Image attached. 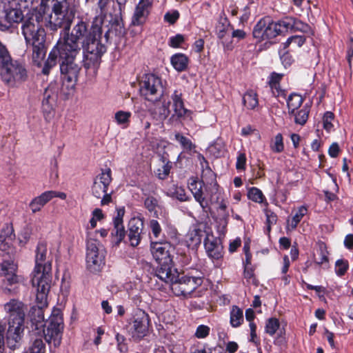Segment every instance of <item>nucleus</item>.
Wrapping results in <instances>:
<instances>
[{
    "label": "nucleus",
    "instance_id": "33",
    "mask_svg": "<svg viewBox=\"0 0 353 353\" xmlns=\"http://www.w3.org/2000/svg\"><path fill=\"white\" fill-rule=\"evenodd\" d=\"M50 10V8H41V6H40L39 9H34L30 13L26 21H30V23H35L36 26H42L40 23L43 21V19L45 17L46 14H47V12Z\"/></svg>",
    "mask_w": 353,
    "mask_h": 353
},
{
    "label": "nucleus",
    "instance_id": "42",
    "mask_svg": "<svg viewBox=\"0 0 353 353\" xmlns=\"http://www.w3.org/2000/svg\"><path fill=\"white\" fill-rule=\"evenodd\" d=\"M310 112V107L304 105L302 109L299 111H295L294 113H291L294 116V122L296 124L303 125L307 121Z\"/></svg>",
    "mask_w": 353,
    "mask_h": 353
},
{
    "label": "nucleus",
    "instance_id": "24",
    "mask_svg": "<svg viewBox=\"0 0 353 353\" xmlns=\"http://www.w3.org/2000/svg\"><path fill=\"white\" fill-rule=\"evenodd\" d=\"M17 270V265L13 261H3L0 263V276L6 279L8 285L18 283Z\"/></svg>",
    "mask_w": 353,
    "mask_h": 353
},
{
    "label": "nucleus",
    "instance_id": "20",
    "mask_svg": "<svg viewBox=\"0 0 353 353\" xmlns=\"http://www.w3.org/2000/svg\"><path fill=\"white\" fill-rule=\"evenodd\" d=\"M54 197H59L61 199H66V194L64 192L57 191H46L41 195L34 198L29 204V206L33 213H36L41 210V208L50 200Z\"/></svg>",
    "mask_w": 353,
    "mask_h": 353
},
{
    "label": "nucleus",
    "instance_id": "4",
    "mask_svg": "<svg viewBox=\"0 0 353 353\" xmlns=\"http://www.w3.org/2000/svg\"><path fill=\"white\" fill-rule=\"evenodd\" d=\"M0 76L3 82L10 88H19L28 78L25 65L19 61L10 62L1 68Z\"/></svg>",
    "mask_w": 353,
    "mask_h": 353
},
{
    "label": "nucleus",
    "instance_id": "54",
    "mask_svg": "<svg viewBox=\"0 0 353 353\" xmlns=\"http://www.w3.org/2000/svg\"><path fill=\"white\" fill-rule=\"evenodd\" d=\"M179 17V12L176 10H174L171 12H167L163 17V19L169 24L173 25L177 21Z\"/></svg>",
    "mask_w": 353,
    "mask_h": 353
},
{
    "label": "nucleus",
    "instance_id": "48",
    "mask_svg": "<svg viewBox=\"0 0 353 353\" xmlns=\"http://www.w3.org/2000/svg\"><path fill=\"white\" fill-rule=\"evenodd\" d=\"M45 351L46 346L41 338H36L31 343L26 353H45Z\"/></svg>",
    "mask_w": 353,
    "mask_h": 353
},
{
    "label": "nucleus",
    "instance_id": "46",
    "mask_svg": "<svg viewBox=\"0 0 353 353\" xmlns=\"http://www.w3.org/2000/svg\"><path fill=\"white\" fill-rule=\"evenodd\" d=\"M280 327V323L278 319L272 317L266 321L265 331L270 336H272L276 334Z\"/></svg>",
    "mask_w": 353,
    "mask_h": 353
},
{
    "label": "nucleus",
    "instance_id": "53",
    "mask_svg": "<svg viewBox=\"0 0 353 353\" xmlns=\"http://www.w3.org/2000/svg\"><path fill=\"white\" fill-rule=\"evenodd\" d=\"M149 227L154 238L158 239L162 233V229L159 223L155 220L152 219L150 221Z\"/></svg>",
    "mask_w": 353,
    "mask_h": 353
},
{
    "label": "nucleus",
    "instance_id": "62",
    "mask_svg": "<svg viewBox=\"0 0 353 353\" xmlns=\"http://www.w3.org/2000/svg\"><path fill=\"white\" fill-rule=\"evenodd\" d=\"M246 161L245 153L239 152L236 158V168L238 170H244L246 166Z\"/></svg>",
    "mask_w": 353,
    "mask_h": 353
},
{
    "label": "nucleus",
    "instance_id": "14",
    "mask_svg": "<svg viewBox=\"0 0 353 353\" xmlns=\"http://www.w3.org/2000/svg\"><path fill=\"white\" fill-rule=\"evenodd\" d=\"M47 244L44 242L39 243L37 247L35 256V267L32 272V276H46L45 270L47 266L50 268L49 276H52V263L47 256Z\"/></svg>",
    "mask_w": 353,
    "mask_h": 353
},
{
    "label": "nucleus",
    "instance_id": "60",
    "mask_svg": "<svg viewBox=\"0 0 353 353\" xmlns=\"http://www.w3.org/2000/svg\"><path fill=\"white\" fill-rule=\"evenodd\" d=\"M348 268V263L344 260H338L336 262V273L339 275H343L347 271Z\"/></svg>",
    "mask_w": 353,
    "mask_h": 353
},
{
    "label": "nucleus",
    "instance_id": "59",
    "mask_svg": "<svg viewBox=\"0 0 353 353\" xmlns=\"http://www.w3.org/2000/svg\"><path fill=\"white\" fill-rule=\"evenodd\" d=\"M201 183H203V179L201 182L198 183L196 179H191L188 183V188L193 196L195 194V192L199 193L203 190Z\"/></svg>",
    "mask_w": 353,
    "mask_h": 353
},
{
    "label": "nucleus",
    "instance_id": "41",
    "mask_svg": "<svg viewBox=\"0 0 353 353\" xmlns=\"http://www.w3.org/2000/svg\"><path fill=\"white\" fill-rule=\"evenodd\" d=\"M265 18L260 19L254 26L252 34L259 42L265 40Z\"/></svg>",
    "mask_w": 353,
    "mask_h": 353
},
{
    "label": "nucleus",
    "instance_id": "50",
    "mask_svg": "<svg viewBox=\"0 0 353 353\" xmlns=\"http://www.w3.org/2000/svg\"><path fill=\"white\" fill-rule=\"evenodd\" d=\"M271 150L276 153H280L284 150L283 136L281 134H277L270 144Z\"/></svg>",
    "mask_w": 353,
    "mask_h": 353
},
{
    "label": "nucleus",
    "instance_id": "22",
    "mask_svg": "<svg viewBox=\"0 0 353 353\" xmlns=\"http://www.w3.org/2000/svg\"><path fill=\"white\" fill-rule=\"evenodd\" d=\"M290 21H279L274 22L270 18H265V40L271 39L282 34L284 30L289 29Z\"/></svg>",
    "mask_w": 353,
    "mask_h": 353
},
{
    "label": "nucleus",
    "instance_id": "39",
    "mask_svg": "<svg viewBox=\"0 0 353 353\" xmlns=\"http://www.w3.org/2000/svg\"><path fill=\"white\" fill-rule=\"evenodd\" d=\"M171 63L177 71H183L188 66V58L182 54H176L172 57Z\"/></svg>",
    "mask_w": 353,
    "mask_h": 353
},
{
    "label": "nucleus",
    "instance_id": "18",
    "mask_svg": "<svg viewBox=\"0 0 353 353\" xmlns=\"http://www.w3.org/2000/svg\"><path fill=\"white\" fill-rule=\"evenodd\" d=\"M153 0H139L132 17L131 24L134 26L145 23L152 8Z\"/></svg>",
    "mask_w": 353,
    "mask_h": 353
},
{
    "label": "nucleus",
    "instance_id": "30",
    "mask_svg": "<svg viewBox=\"0 0 353 353\" xmlns=\"http://www.w3.org/2000/svg\"><path fill=\"white\" fill-rule=\"evenodd\" d=\"M288 21L290 22L289 28L294 31L301 32V34H305L309 39H310L311 41H312V38L310 36L313 34V31L308 24L302 22L299 19L292 18Z\"/></svg>",
    "mask_w": 353,
    "mask_h": 353
},
{
    "label": "nucleus",
    "instance_id": "27",
    "mask_svg": "<svg viewBox=\"0 0 353 353\" xmlns=\"http://www.w3.org/2000/svg\"><path fill=\"white\" fill-rule=\"evenodd\" d=\"M65 48L60 47V46H54L42 68L41 72L43 74H49L51 69L56 65L57 58L59 57V59L61 60V55Z\"/></svg>",
    "mask_w": 353,
    "mask_h": 353
},
{
    "label": "nucleus",
    "instance_id": "12",
    "mask_svg": "<svg viewBox=\"0 0 353 353\" xmlns=\"http://www.w3.org/2000/svg\"><path fill=\"white\" fill-rule=\"evenodd\" d=\"M149 325L148 314L145 311L137 309L128 323L127 329L134 340H140L147 334Z\"/></svg>",
    "mask_w": 353,
    "mask_h": 353
},
{
    "label": "nucleus",
    "instance_id": "26",
    "mask_svg": "<svg viewBox=\"0 0 353 353\" xmlns=\"http://www.w3.org/2000/svg\"><path fill=\"white\" fill-rule=\"evenodd\" d=\"M204 236H206V234L202 225L190 230L186 236L188 246L192 249L196 248L201 244Z\"/></svg>",
    "mask_w": 353,
    "mask_h": 353
},
{
    "label": "nucleus",
    "instance_id": "57",
    "mask_svg": "<svg viewBox=\"0 0 353 353\" xmlns=\"http://www.w3.org/2000/svg\"><path fill=\"white\" fill-rule=\"evenodd\" d=\"M210 328L205 325H200L197 327L195 332V336L198 339L206 338L210 334Z\"/></svg>",
    "mask_w": 353,
    "mask_h": 353
},
{
    "label": "nucleus",
    "instance_id": "9",
    "mask_svg": "<svg viewBox=\"0 0 353 353\" xmlns=\"http://www.w3.org/2000/svg\"><path fill=\"white\" fill-rule=\"evenodd\" d=\"M140 93L148 101H157L163 93L162 79L154 74H145L140 82Z\"/></svg>",
    "mask_w": 353,
    "mask_h": 353
},
{
    "label": "nucleus",
    "instance_id": "17",
    "mask_svg": "<svg viewBox=\"0 0 353 353\" xmlns=\"http://www.w3.org/2000/svg\"><path fill=\"white\" fill-rule=\"evenodd\" d=\"M170 99V103H172V108L174 112L171 118L176 117L180 121L186 119H189L190 121L192 120L193 112L185 107L183 94L181 91L175 90L172 94Z\"/></svg>",
    "mask_w": 353,
    "mask_h": 353
},
{
    "label": "nucleus",
    "instance_id": "47",
    "mask_svg": "<svg viewBox=\"0 0 353 353\" xmlns=\"http://www.w3.org/2000/svg\"><path fill=\"white\" fill-rule=\"evenodd\" d=\"M288 46H283L279 52L280 59L285 68L290 66L294 61L292 56L289 52Z\"/></svg>",
    "mask_w": 353,
    "mask_h": 353
},
{
    "label": "nucleus",
    "instance_id": "23",
    "mask_svg": "<svg viewBox=\"0 0 353 353\" xmlns=\"http://www.w3.org/2000/svg\"><path fill=\"white\" fill-rule=\"evenodd\" d=\"M23 333V325L8 323V329L6 339L7 346L14 350L19 346L20 341Z\"/></svg>",
    "mask_w": 353,
    "mask_h": 353
},
{
    "label": "nucleus",
    "instance_id": "6",
    "mask_svg": "<svg viewBox=\"0 0 353 353\" xmlns=\"http://www.w3.org/2000/svg\"><path fill=\"white\" fill-rule=\"evenodd\" d=\"M105 250L100 242L90 236L86 245V266L93 273L99 272L105 263Z\"/></svg>",
    "mask_w": 353,
    "mask_h": 353
},
{
    "label": "nucleus",
    "instance_id": "16",
    "mask_svg": "<svg viewBox=\"0 0 353 353\" xmlns=\"http://www.w3.org/2000/svg\"><path fill=\"white\" fill-rule=\"evenodd\" d=\"M4 310L8 314V323L23 325L27 307L16 299H12L4 305Z\"/></svg>",
    "mask_w": 353,
    "mask_h": 353
},
{
    "label": "nucleus",
    "instance_id": "7",
    "mask_svg": "<svg viewBox=\"0 0 353 353\" xmlns=\"http://www.w3.org/2000/svg\"><path fill=\"white\" fill-rule=\"evenodd\" d=\"M14 0H0V30H8L12 23H19L23 19L22 11Z\"/></svg>",
    "mask_w": 353,
    "mask_h": 353
},
{
    "label": "nucleus",
    "instance_id": "32",
    "mask_svg": "<svg viewBox=\"0 0 353 353\" xmlns=\"http://www.w3.org/2000/svg\"><path fill=\"white\" fill-rule=\"evenodd\" d=\"M170 101H163L161 105L154 110L152 112L154 119L160 121L165 120L170 114Z\"/></svg>",
    "mask_w": 353,
    "mask_h": 353
},
{
    "label": "nucleus",
    "instance_id": "58",
    "mask_svg": "<svg viewBox=\"0 0 353 353\" xmlns=\"http://www.w3.org/2000/svg\"><path fill=\"white\" fill-rule=\"evenodd\" d=\"M172 163L170 161H168L166 163L163 164L161 168L157 170V174L159 178L161 179H164L166 178L170 173Z\"/></svg>",
    "mask_w": 353,
    "mask_h": 353
},
{
    "label": "nucleus",
    "instance_id": "15",
    "mask_svg": "<svg viewBox=\"0 0 353 353\" xmlns=\"http://www.w3.org/2000/svg\"><path fill=\"white\" fill-rule=\"evenodd\" d=\"M22 33L26 44H45L46 31L42 26H36L35 23H30V21H25L22 26Z\"/></svg>",
    "mask_w": 353,
    "mask_h": 353
},
{
    "label": "nucleus",
    "instance_id": "49",
    "mask_svg": "<svg viewBox=\"0 0 353 353\" xmlns=\"http://www.w3.org/2000/svg\"><path fill=\"white\" fill-rule=\"evenodd\" d=\"M12 57L6 48V46H0V67L1 69L13 62Z\"/></svg>",
    "mask_w": 353,
    "mask_h": 353
},
{
    "label": "nucleus",
    "instance_id": "25",
    "mask_svg": "<svg viewBox=\"0 0 353 353\" xmlns=\"http://www.w3.org/2000/svg\"><path fill=\"white\" fill-rule=\"evenodd\" d=\"M123 214L124 210L120 209L117 211V215L114 219V229L112 232V236L117 245H119L123 241L125 235L123 224Z\"/></svg>",
    "mask_w": 353,
    "mask_h": 353
},
{
    "label": "nucleus",
    "instance_id": "19",
    "mask_svg": "<svg viewBox=\"0 0 353 353\" xmlns=\"http://www.w3.org/2000/svg\"><path fill=\"white\" fill-rule=\"evenodd\" d=\"M143 227L144 221L143 218L133 217L130 220L128 237L132 247H137L140 243Z\"/></svg>",
    "mask_w": 353,
    "mask_h": 353
},
{
    "label": "nucleus",
    "instance_id": "13",
    "mask_svg": "<svg viewBox=\"0 0 353 353\" xmlns=\"http://www.w3.org/2000/svg\"><path fill=\"white\" fill-rule=\"evenodd\" d=\"M50 268L47 266L45 270V275L32 276V283L37 288L36 301L37 303V307L43 308L46 307L47 295L50 290L52 283V276H49Z\"/></svg>",
    "mask_w": 353,
    "mask_h": 353
},
{
    "label": "nucleus",
    "instance_id": "51",
    "mask_svg": "<svg viewBox=\"0 0 353 353\" xmlns=\"http://www.w3.org/2000/svg\"><path fill=\"white\" fill-rule=\"evenodd\" d=\"M193 196L204 212H207L210 209V200L203 196V190L199 193L195 192Z\"/></svg>",
    "mask_w": 353,
    "mask_h": 353
},
{
    "label": "nucleus",
    "instance_id": "3",
    "mask_svg": "<svg viewBox=\"0 0 353 353\" xmlns=\"http://www.w3.org/2000/svg\"><path fill=\"white\" fill-rule=\"evenodd\" d=\"M78 46H60L65 48L61 55L60 71L62 75L63 84L67 83L68 89H73L78 81L80 66L75 62L78 54Z\"/></svg>",
    "mask_w": 353,
    "mask_h": 353
},
{
    "label": "nucleus",
    "instance_id": "55",
    "mask_svg": "<svg viewBox=\"0 0 353 353\" xmlns=\"http://www.w3.org/2000/svg\"><path fill=\"white\" fill-rule=\"evenodd\" d=\"M265 214L266 216L267 230L270 232L271 230V225L276 224L277 221V216L275 213L268 209L265 210Z\"/></svg>",
    "mask_w": 353,
    "mask_h": 353
},
{
    "label": "nucleus",
    "instance_id": "1",
    "mask_svg": "<svg viewBox=\"0 0 353 353\" xmlns=\"http://www.w3.org/2000/svg\"><path fill=\"white\" fill-rule=\"evenodd\" d=\"M41 6L50 8L48 16L54 26L63 28L56 44H102V19L94 17L89 30L86 22L81 19L70 34L77 12L76 6L71 0H41Z\"/></svg>",
    "mask_w": 353,
    "mask_h": 353
},
{
    "label": "nucleus",
    "instance_id": "34",
    "mask_svg": "<svg viewBox=\"0 0 353 353\" xmlns=\"http://www.w3.org/2000/svg\"><path fill=\"white\" fill-rule=\"evenodd\" d=\"M243 103L248 110H254L259 105L257 94L253 90L247 91L243 97Z\"/></svg>",
    "mask_w": 353,
    "mask_h": 353
},
{
    "label": "nucleus",
    "instance_id": "45",
    "mask_svg": "<svg viewBox=\"0 0 353 353\" xmlns=\"http://www.w3.org/2000/svg\"><path fill=\"white\" fill-rule=\"evenodd\" d=\"M229 26V21L225 14L221 12L219 16L218 23L216 26V31L219 38L222 39L225 37V29Z\"/></svg>",
    "mask_w": 353,
    "mask_h": 353
},
{
    "label": "nucleus",
    "instance_id": "35",
    "mask_svg": "<svg viewBox=\"0 0 353 353\" xmlns=\"http://www.w3.org/2000/svg\"><path fill=\"white\" fill-rule=\"evenodd\" d=\"M32 61L35 65L40 67L46 57L47 48L46 46H32Z\"/></svg>",
    "mask_w": 353,
    "mask_h": 353
},
{
    "label": "nucleus",
    "instance_id": "31",
    "mask_svg": "<svg viewBox=\"0 0 353 353\" xmlns=\"http://www.w3.org/2000/svg\"><path fill=\"white\" fill-rule=\"evenodd\" d=\"M307 209L305 206L302 205L298 208L295 211L294 214L292 216L291 219L287 221V230H294L303 216L307 214Z\"/></svg>",
    "mask_w": 353,
    "mask_h": 353
},
{
    "label": "nucleus",
    "instance_id": "37",
    "mask_svg": "<svg viewBox=\"0 0 353 353\" xmlns=\"http://www.w3.org/2000/svg\"><path fill=\"white\" fill-rule=\"evenodd\" d=\"M131 116L130 112L119 110L115 113L114 120L117 125L125 129L130 125Z\"/></svg>",
    "mask_w": 353,
    "mask_h": 353
},
{
    "label": "nucleus",
    "instance_id": "56",
    "mask_svg": "<svg viewBox=\"0 0 353 353\" xmlns=\"http://www.w3.org/2000/svg\"><path fill=\"white\" fill-rule=\"evenodd\" d=\"M334 119V114L331 112H326L323 116V128L327 132H330V130L333 128V125L332 123V120Z\"/></svg>",
    "mask_w": 353,
    "mask_h": 353
},
{
    "label": "nucleus",
    "instance_id": "2",
    "mask_svg": "<svg viewBox=\"0 0 353 353\" xmlns=\"http://www.w3.org/2000/svg\"><path fill=\"white\" fill-rule=\"evenodd\" d=\"M170 248L168 242H152L150 244L151 253L159 263L156 275L161 280L170 281L174 279L173 275L176 273V268L172 264Z\"/></svg>",
    "mask_w": 353,
    "mask_h": 353
},
{
    "label": "nucleus",
    "instance_id": "8",
    "mask_svg": "<svg viewBox=\"0 0 353 353\" xmlns=\"http://www.w3.org/2000/svg\"><path fill=\"white\" fill-rule=\"evenodd\" d=\"M105 52V46H84L83 61L86 75L90 80L97 76L101 56Z\"/></svg>",
    "mask_w": 353,
    "mask_h": 353
},
{
    "label": "nucleus",
    "instance_id": "5",
    "mask_svg": "<svg viewBox=\"0 0 353 353\" xmlns=\"http://www.w3.org/2000/svg\"><path fill=\"white\" fill-rule=\"evenodd\" d=\"M174 279L170 281L162 280L171 284V290L176 296L188 297L202 283V279L199 276H179L176 269Z\"/></svg>",
    "mask_w": 353,
    "mask_h": 353
},
{
    "label": "nucleus",
    "instance_id": "11",
    "mask_svg": "<svg viewBox=\"0 0 353 353\" xmlns=\"http://www.w3.org/2000/svg\"><path fill=\"white\" fill-rule=\"evenodd\" d=\"M63 330V318L61 314L57 312L50 316L46 330L43 327L42 330L37 331L35 334L43 332L46 342L52 343L56 347L61 344Z\"/></svg>",
    "mask_w": 353,
    "mask_h": 353
},
{
    "label": "nucleus",
    "instance_id": "61",
    "mask_svg": "<svg viewBox=\"0 0 353 353\" xmlns=\"http://www.w3.org/2000/svg\"><path fill=\"white\" fill-rule=\"evenodd\" d=\"M172 194L173 196L180 201H186L190 200V197L186 195L185 190L182 188L176 187Z\"/></svg>",
    "mask_w": 353,
    "mask_h": 353
},
{
    "label": "nucleus",
    "instance_id": "36",
    "mask_svg": "<svg viewBox=\"0 0 353 353\" xmlns=\"http://www.w3.org/2000/svg\"><path fill=\"white\" fill-rule=\"evenodd\" d=\"M303 102L301 95L293 93L291 94L287 99V105L289 113H294L299 108Z\"/></svg>",
    "mask_w": 353,
    "mask_h": 353
},
{
    "label": "nucleus",
    "instance_id": "29",
    "mask_svg": "<svg viewBox=\"0 0 353 353\" xmlns=\"http://www.w3.org/2000/svg\"><path fill=\"white\" fill-rule=\"evenodd\" d=\"M30 321L36 331L42 330L45 326L43 308L33 306L30 310Z\"/></svg>",
    "mask_w": 353,
    "mask_h": 353
},
{
    "label": "nucleus",
    "instance_id": "28",
    "mask_svg": "<svg viewBox=\"0 0 353 353\" xmlns=\"http://www.w3.org/2000/svg\"><path fill=\"white\" fill-rule=\"evenodd\" d=\"M283 77V74L272 72L268 78V85L272 94L275 97H285V91L282 90L280 86V82Z\"/></svg>",
    "mask_w": 353,
    "mask_h": 353
},
{
    "label": "nucleus",
    "instance_id": "44",
    "mask_svg": "<svg viewBox=\"0 0 353 353\" xmlns=\"http://www.w3.org/2000/svg\"><path fill=\"white\" fill-rule=\"evenodd\" d=\"M248 197L252 201L259 203H263L264 201H266L262 191L255 187H252L248 190ZM265 203L268 205L267 202H265Z\"/></svg>",
    "mask_w": 353,
    "mask_h": 353
},
{
    "label": "nucleus",
    "instance_id": "38",
    "mask_svg": "<svg viewBox=\"0 0 353 353\" xmlns=\"http://www.w3.org/2000/svg\"><path fill=\"white\" fill-rule=\"evenodd\" d=\"M243 321V310L239 307L232 306L230 311V324L234 327H237L241 325Z\"/></svg>",
    "mask_w": 353,
    "mask_h": 353
},
{
    "label": "nucleus",
    "instance_id": "21",
    "mask_svg": "<svg viewBox=\"0 0 353 353\" xmlns=\"http://www.w3.org/2000/svg\"><path fill=\"white\" fill-rule=\"evenodd\" d=\"M204 246L208 256L212 259H220L223 254V246L221 240L213 234L206 233Z\"/></svg>",
    "mask_w": 353,
    "mask_h": 353
},
{
    "label": "nucleus",
    "instance_id": "40",
    "mask_svg": "<svg viewBox=\"0 0 353 353\" xmlns=\"http://www.w3.org/2000/svg\"><path fill=\"white\" fill-rule=\"evenodd\" d=\"M174 138L184 151L190 152L195 148V145L192 141L188 137L183 136L181 133H175Z\"/></svg>",
    "mask_w": 353,
    "mask_h": 353
},
{
    "label": "nucleus",
    "instance_id": "10",
    "mask_svg": "<svg viewBox=\"0 0 353 353\" xmlns=\"http://www.w3.org/2000/svg\"><path fill=\"white\" fill-rule=\"evenodd\" d=\"M112 181V171L110 168L103 170L94 180L92 193L96 198L101 199L102 205H108L112 201V192L108 193V187Z\"/></svg>",
    "mask_w": 353,
    "mask_h": 353
},
{
    "label": "nucleus",
    "instance_id": "64",
    "mask_svg": "<svg viewBox=\"0 0 353 353\" xmlns=\"http://www.w3.org/2000/svg\"><path fill=\"white\" fill-rule=\"evenodd\" d=\"M191 353H212V352L205 345H197L192 349Z\"/></svg>",
    "mask_w": 353,
    "mask_h": 353
},
{
    "label": "nucleus",
    "instance_id": "52",
    "mask_svg": "<svg viewBox=\"0 0 353 353\" xmlns=\"http://www.w3.org/2000/svg\"><path fill=\"white\" fill-rule=\"evenodd\" d=\"M308 37L305 34H295L288 38L283 44H303Z\"/></svg>",
    "mask_w": 353,
    "mask_h": 353
},
{
    "label": "nucleus",
    "instance_id": "43",
    "mask_svg": "<svg viewBox=\"0 0 353 353\" xmlns=\"http://www.w3.org/2000/svg\"><path fill=\"white\" fill-rule=\"evenodd\" d=\"M145 196H146L144 201V206L145 208L151 213L154 212L157 213V208H159V199L152 196V195H147L146 193H143Z\"/></svg>",
    "mask_w": 353,
    "mask_h": 353
},
{
    "label": "nucleus",
    "instance_id": "63",
    "mask_svg": "<svg viewBox=\"0 0 353 353\" xmlns=\"http://www.w3.org/2000/svg\"><path fill=\"white\" fill-rule=\"evenodd\" d=\"M188 40L185 35L181 34H177L175 36L170 38L169 44H181L186 42Z\"/></svg>",
    "mask_w": 353,
    "mask_h": 353
}]
</instances>
